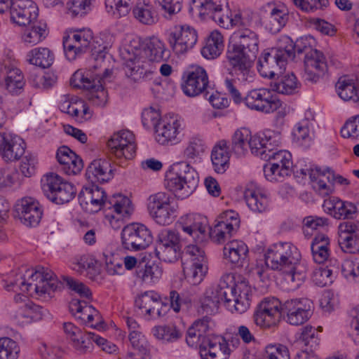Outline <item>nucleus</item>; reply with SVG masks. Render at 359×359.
<instances>
[{"label":"nucleus","instance_id":"nucleus-1","mask_svg":"<svg viewBox=\"0 0 359 359\" xmlns=\"http://www.w3.org/2000/svg\"><path fill=\"white\" fill-rule=\"evenodd\" d=\"M124 61L125 72L135 81L149 78L152 74L151 62H161L170 56L164 43L156 37L142 40L133 36L119 49Z\"/></svg>","mask_w":359,"mask_h":359},{"label":"nucleus","instance_id":"nucleus-2","mask_svg":"<svg viewBox=\"0 0 359 359\" xmlns=\"http://www.w3.org/2000/svg\"><path fill=\"white\" fill-rule=\"evenodd\" d=\"M205 150V145L201 138H190L182 151L184 161L173 163L167 172L165 186L176 197L186 198L197 188L199 176L190 164L201 159Z\"/></svg>","mask_w":359,"mask_h":359},{"label":"nucleus","instance_id":"nucleus-3","mask_svg":"<svg viewBox=\"0 0 359 359\" xmlns=\"http://www.w3.org/2000/svg\"><path fill=\"white\" fill-rule=\"evenodd\" d=\"M259 36L248 28H241L231 36L226 59L236 79L242 82L253 81L252 69L259 53Z\"/></svg>","mask_w":359,"mask_h":359},{"label":"nucleus","instance_id":"nucleus-4","mask_svg":"<svg viewBox=\"0 0 359 359\" xmlns=\"http://www.w3.org/2000/svg\"><path fill=\"white\" fill-rule=\"evenodd\" d=\"M63 48L67 59L69 61L76 60L81 54L90 51L92 55H96V60L105 57L107 46L97 36H93L90 29H82L72 32L63 39Z\"/></svg>","mask_w":359,"mask_h":359},{"label":"nucleus","instance_id":"nucleus-5","mask_svg":"<svg viewBox=\"0 0 359 359\" xmlns=\"http://www.w3.org/2000/svg\"><path fill=\"white\" fill-rule=\"evenodd\" d=\"M31 282L27 283L22 275H18L14 280L9 281L8 287H11L13 291L20 290L22 292L34 290L36 294L41 295L50 294L61 288L62 283L57 280L54 273L43 266H38L34 272L28 270Z\"/></svg>","mask_w":359,"mask_h":359},{"label":"nucleus","instance_id":"nucleus-6","mask_svg":"<svg viewBox=\"0 0 359 359\" xmlns=\"http://www.w3.org/2000/svg\"><path fill=\"white\" fill-rule=\"evenodd\" d=\"M112 76V70L104 69L101 76L97 74L95 78L88 77V74L85 76L82 72L77 71L70 79L71 85L79 88L90 90L88 95L89 101L96 107H102L107 102V93L104 88L107 81H110Z\"/></svg>","mask_w":359,"mask_h":359},{"label":"nucleus","instance_id":"nucleus-7","mask_svg":"<svg viewBox=\"0 0 359 359\" xmlns=\"http://www.w3.org/2000/svg\"><path fill=\"white\" fill-rule=\"evenodd\" d=\"M266 265L273 270L285 271L301 262V254L290 242H279L271 245L265 255Z\"/></svg>","mask_w":359,"mask_h":359},{"label":"nucleus","instance_id":"nucleus-8","mask_svg":"<svg viewBox=\"0 0 359 359\" xmlns=\"http://www.w3.org/2000/svg\"><path fill=\"white\" fill-rule=\"evenodd\" d=\"M183 257L186 261L183 263L186 278L193 285L199 284L208 272L205 252L198 245H189L183 252Z\"/></svg>","mask_w":359,"mask_h":359},{"label":"nucleus","instance_id":"nucleus-9","mask_svg":"<svg viewBox=\"0 0 359 359\" xmlns=\"http://www.w3.org/2000/svg\"><path fill=\"white\" fill-rule=\"evenodd\" d=\"M41 189L44 195L56 204L69 202L75 196L76 189L69 182L55 173L45 175L41 179Z\"/></svg>","mask_w":359,"mask_h":359},{"label":"nucleus","instance_id":"nucleus-10","mask_svg":"<svg viewBox=\"0 0 359 359\" xmlns=\"http://www.w3.org/2000/svg\"><path fill=\"white\" fill-rule=\"evenodd\" d=\"M289 50H285L283 46L273 48L269 52H264L259 58L257 69L264 78L272 79L282 74L285 69Z\"/></svg>","mask_w":359,"mask_h":359},{"label":"nucleus","instance_id":"nucleus-11","mask_svg":"<svg viewBox=\"0 0 359 359\" xmlns=\"http://www.w3.org/2000/svg\"><path fill=\"white\" fill-rule=\"evenodd\" d=\"M153 241L150 229L141 223H131L122 229L121 243L124 249L139 251L146 249Z\"/></svg>","mask_w":359,"mask_h":359},{"label":"nucleus","instance_id":"nucleus-12","mask_svg":"<svg viewBox=\"0 0 359 359\" xmlns=\"http://www.w3.org/2000/svg\"><path fill=\"white\" fill-rule=\"evenodd\" d=\"M181 88L187 96L194 97L203 94L207 97L210 88L206 71L199 66L191 67L182 76Z\"/></svg>","mask_w":359,"mask_h":359},{"label":"nucleus","instance_id":"nucleus-13","mask_svg":"<svg viewBox=\"0 0 359 359\" xmlns=\"http://www.w3.org/2000/svg\"><path fill=\"white\" fill-rule=\"evenodd\" d=\"M244 102L248 108L264 114L276 111L281 104L278 96L265 88L250 90L244 98Z\"/></svg>","mask_w":359,"mask_h":359},{"label":"nucleus","instance_id":"nucleus-14","mask_svg":"<svg viewBox=\"0 0 359 359\" xmlns=\"http://www.w3.org/2000/svg\"><path fill=\"white\" fill-rule=\"evenodd\" d=\"M313 308V302L307 298L292 299L282 304L281 313L286 316V321L290 325H300L311 317Z\"/></svg>","mask_w":359,"mask_h":359},{"label":"nucleus","instance_id":"nucleus-15","mask_svg":"<svg viewBox=\"0 0 359 359\" xmlns=\"http://www.w3.org/2000/svg\"><path fill=\"white\" fill-rule=\"evenodd\" d=\"M282 304L275 297L264 298L257 306L254 313V320L257 325L270 327L276 325L280 318Z\"/></svg>","mask_w":359,"mask_h":359},{"label":"nucleus","instance_id":"nucleus-16","mask_svg":"<svg viewBox=\"0 0 359 359\" xmlns=\"http://www.w3.org/2000/svg\"><path fill=\"white\" fill-rule=\"evenodd\" d=\"M11 20L19 25L27 26L38 18V8L32 0H5Z\"/></svg>","mask_w":359,"mask_h":359},{"label":"nucleus","instance_id":"nucleus-17","mask_svg":"<svg viewBox=\"0 0 359 359\" xmlns=\"http://www.w3.org/2000/svg\"><path fill=\"white\" fill-rule=\"evenodd\" d=\"M107 147L116 158L123 157L125 159H131L136 152L135 136L129 130L115 133L108 140Z\"/></svg>","mask_w":359,"mask_h":359},{"label":"nucleus","instance_id":"nucleus-18","mask_svg":"<svg viewBox=\"0 0 359 359\" xmlns=\"http://www.w3.org/2000/svg\"><path fill=\"white\" fill-rule=\"evenodd\" d=\"M15 217L28 227L36 226L42 217L43 211L39 203L32 197H25L15 205Z\"/></svg>","mask_w":359,"mask_h":359},{"label":"nucleus","instance_id":"nucleus-19","mask_svg":"<svg viewBox=\"0 0 359 359\" xmlns=\"http://www.w3.org/2000/svg\"><path fill=\"white\" fill-rule=\"evenodd\" d=\"M78 198L82 208L89 213L97 212L102 207L108 206L105 191L95 184L84 186Z\"/></svg>","mask_w":359,"mask_h":359},{"label":"nucleus","instance_id":"nucleus-20","mask_svg":"<svg viewBox=\"0 0 359 359\" xmlns=\"http://www.w3.org/2000/svg\"><path fill=\"white\" fill-rule=\"evenodd\" d=\"M197 38L196 31L189 25H184L170 34L168 42L173 51L180 55L191 49L196 44Z\"/></svg>","mask_w":359,"mask_h":359},{"label":"nucleus","instance_id":"nucleus-21","mask_svg":"<svg viewBox=\"0 0 359 359\" xmlns=\"http://www.w3.org/2000/svg\"><path fill=\"white\" fill-rule=\"evenodd\" d=\"M280 143L279 134L271 131L255 134L250 137L249 147L252 154L266 159L268 153L278 147Z\"/></svg>","mask_w":359,"mask_h":359},{"label":"nucleus","instance_id":"nucleus-22","mask_svg":"<svg viewBox=\"0 0 359 359\" xmlns=\"http://www.w3.org/2000/svg\"><path fill=\"white\" fill-rule=\"evenodd\" d=\"M135 305L148 316V320L165 316L168 309V306L162 302L160 296L154 291L145 292L137 297Z\"/></svg>","mask_w":359,"mask_h":359},{"label":"nucleus","instance_id":"nucleus-23","mask_svg":"<svg viewBox=\"0 0 359 359\" xmlns=\"http://www.w3.org/2000/svg\"><path fill=\"white\" fill-rule=\"evenodd\" d=\"M327 70V65L323 53L318 50L306 52L304 57V74L306 81L317 82Z\"/></svg>","mask_w":359,"mask_h":359},{"label":"nucleus","instance_id":"nucleus-24","mask_svg":"<svg viewBox=\"0 0 359 359\" xmlns=\"http://www.w3.org/2000/svg\"><path fill=\"white\" fill-rule=\"evenodd\" d=\"M181 121L175 115L165 116L157 125L155 130L156 140L161 144H175L178 141L181 130Z\"/></svg>","mask_w":359,"mask_h":359},{"label":"nucleus","instance_id":"nucleus-25","mask_svg":"<svg viewBox=\"0 0 359 359\" xmlns=\"http://www.w3.org/2000/svg\"><path fill=\"white\" fill-rule=\"evenodd\" d=\"M25 153V142L5 130L0 131V155L5 161L19 159Z\"/></svg>","mask_w":359,"mask_h":359},{"label":"nucleus","instance_id":"nucleus-26","mask_svg":"<svg viewBox=\"0 0 359 359\" xmlns=\"http://www.w3.org/2000/svg\"><path fill=\"white\" fill-rule=\"evenodd\" d=\"M201 348L202 359H228L230 348L226 339L218 335H210Z\"/></svg>","mask_w":359,"mask_h":359},{"label":"nucleus","instance_id":"nucleus-27","mask_svg":"<svg viewBox=\"0 0 359 359\" xmlns=\"http://www.w3.org/2000/svg\"><path fill=\"white\" fill-rule=\"evenodd\" d=\"M182 230L193 238L197 243H201L207 238V231L210 229L208 219L200 214L191 215L187 222L180 224Z\"/></svg>","mask_w":359,"mask_h":359},{"label":"nucleus","instance_id":"nucleus-28","mask_svg":"<svg viewBox=\"0 0 359 359\" xmlns=\"http://www.w3.org/2000/svg\"><path fill=\"white\" fill-rule=\"evenodd\" d=\"M209 318L204 317L196 320L187 332L186 341L188 346L194 348H202L205 341L210 337Z\"/></svg>","mask_w":359,"mask_h":359},{"label":"nucleus","instance_id":"nucleus-29","mask_svg":"<svg viewBox=\"0 0 359 359\" xmlns=\"http://www.w3.org/2000/svg\"><path fill=\"white\" fill-rule=\"evenodd\" d=\"M300 173L302 175H309L312 181L313 189L320 194L327 195L330 191V185L334 182V175L330 168L324 171L316 169L315 171L311 168H301Z\"/></svg>","mask_w":359,"mask_h":359},{"label":"nucleus","instance_id":"nucleus-30","mask_svg":"<svg viewBox=\"0 0 359 359\" xmlns=\"http://www.w3.org/2000/svg\"><path fill=\"white\" fill-rule=\"evenodd\" d=\"M63 329L67 337L72 341L76 349L82 353L92 349V337L94 332H83L69 322L63 324Z\"/></svg>","mask_w":359,"mask_h":359},{"label":"nucleus","instance_id":"nucleus-31","mask_svg":"<svg viewBox=\"0 0 359 359\" xmlns=\"http://www.w3.org/2000/svg\"><path fill=\"white\" fill-rule=\"evenodd\" d=\"M86 177L92 184L107 182L114 177L111 163L106 159H95L88 166Z\"/></svg>","mask_w":359,"mask_h":359},{"label":"nucleus","instance_id":"nucleus-32","mask_svg":"<svg viewBox=\"0 0 359 359\" xmlns=\"http://www.w3.org/2000/svg\"><path fill=\"white\" fill-rule=\"evenodd\" d=\"M223 252L224 259L235 267H243L247 263L248 248L242 241L233 240L227 242Z\"/></svg>","mask_w":359,"mask_h":359},{"label":"nucleus","instance_id":"nucleus-33","mask_svg":"<svg viewBox=\"0 0 359 359\" xmlns=\"http://www.w3.org/2000/svg\"><path fill=\"white\" fill-rule=\"evenodd\" d=\"M56 158L62 166V170L67 175H76L83 167L82 159L67 146H62L57 149Z\"/></svg>","mask_w":359,"mask_h":359},{"label":"nucleus","instance_id":"nucleus-34","mask_svg":"<svg viewBox=\"0 0 359 359\" xmlns=\"http://www.w3.org/2000/svg\"><path fill=\"white\" fill-rule=\"evenodd\" d=\"M244 198L248 207L254 212L262 213L269 208V196L260 188L254 185H249L245 189Z\"/></svg>","mask_w":359,"mask_h":359},{"label":"nucleus","instance_id":"nucleus-35","mask_svg":"<svg viewBox=\"0 0 359 359\" xmlns=\"http://www.w3.org/2000/svg\"><path fill=\"white\" fill-rule=\"evenodd\" d=\"M323 208L327 213L337 219H352L358 211L354 203L339 199L325 201Z\"/></svg>","mask_w":359,"mask_h":359},{"label":"nucleus","instance_id":"nucleus-36","mask_svg":"<svg viewBox=\"0 0 359 359\" xmlns=\"http://www.w3.org/2000/svg\"><path fill=\"white\" fill-rule=\"evenodd\" d=\"M5 88L12 95H18L23 91L25 81L22 71L14 63H5Z\"/></svg>","mask_w":359,"mask_h":359},{"label":"nucleus","instance_id":"nucleus-37","mask_svg":"<svg viewBox=\"0 0 359 359\" xmlns=\"http://www.w3.org/2000/svg\"><path fill=\"white\" fill-rule=\"evenodd\" d=\"M231 153L230 147L224 140L219 141L215 145L211 153V161L216 172L222 174L226 170Z\"/></svg>","mask_w":359,"mask_h":359},{"label":"nucleus","instance_id":"nucleus-38","mask_svg":"<svg viewBox=\"0 0 359 359\" xmlns=\"http://www.w3.org/2000/svg\"><path fill=\"white\" fill-rule=\"evenodd\" d=\"M234 279L233 273H228L223 275L219 283L216 285L218 294L222 297V302L225 304L227 309L230 306L229 304H233L239 297Z\"/></svg>","mask_w":359,"mask_h":359},{"label":"nucleus","instance_id":"nucleus-39","mask_svg":"<svg viewBox=\"0 0 359 359\" xmlns=\"http://www.w3.org/2000/svg\"><path fill=\"white\" fill-rule=\"evenodd\" d=\"M28 27L24 30L22 39L29 45H36L44 40L48 34L47 25L43 20H32L27 25Z\"/></svg>","mask_w":359,"mask_h":359},{"label":"nucleus","instance_id":"nucleus-40","mask_svg":"<svg viewBox=\"0 0 359 359\" xmlns=\"http://www.w3.org/2000/svg\"><path fill=\"white\" fill-rule=\"evenodd\" d=\"M222 297L218 294L216 285L207 288L203 296L200 299L198 313L201 314L212 315L217 312Z\"/></svg>","mask_w":359,"mask_h":359},{"label":"nucleus","instance_id":"nucleus-41","mask_svg":"<svg viewBox=\"0 0 359 359\" xmlns=\"http://www.w3.org/2000/svg\"><path fill=\"white\" fill-rule=\"evenodd\" d=\"M268 6L270 11L265 22V27L271 34H276L286 25L288 20V14L283 8L270 4Z\"/></svg>","mask_w":359,"mask_h":359},{"label":"nucleus","instance_id":"nucleus-42","mask_svg":"<svg viewBox=\"0 0 359 359\" xmlns=\"http://www.w3.org/2000/svg\"><path fill=\"white\" fill-rule=\"evenodd\" d=\"M134 18L144 25H151L156 20V13L148 0H137L131 8Z\"/></svg>","mask_w":359,"mask_h":359},{"label":"nucleus","instance_id":"nucleus-43","mask_svg":"<svg viewBox=\"0 0 359 359\" xmlns=\"http://www.w3.org/2000/svg\"><path fill=\"white\" fill-rule=\"evenodd\" d=\"M283 41L285 44L283 48L285 50H290L288 55L292 58L294 57L295 53L299 54L305 53L306 55V52L314 50L313 47L316 45V40L311 35L302 36L297 39L295 43L289 37L284 38Z\"/></svg>","mask_w":359,"mask_h":359},{"label":"nucleus","instance_id":"nucleus-44","mask_svg":"<svg viewBox=\"0 0 359 359\" xmlns=\"http://www.w3.org/2000/svg\"><path fill=\"white\" fill-rule=\"evenodd\" d=\"M107 208L113 209L118 219L128 217L133 211L130 198L121 194H116L110 197Z\"/></svg>","mask_w":359,"mask_h":359},{"label":"nucleus","instance_id":"nucleus-45","mask_svg":"<svg viewBox=\"0 0 359 359\" xmlns=\"http://www.w3.org/2000/svg\"><path fill=\"white\" fill-rule=\"evenodd\" d=\"M330 239L325 234L316 236L311 244V250L313 259L316 263L323 264L330 257Z\"/></svg>","mask_w":359,"mask_h":359},{"label":"nucleus","instance_id":"nucleus-46","mask_svg":"<svg viewBox=\"0 0 359 359\" xmlns=\"http://www.w3.org/2000/svg\"><path fill=\"white\" fill-rule=\"evenodd\" d=\"M53 53L48 48H35L28 52L27 60L32 65L41 67L48 68L54 62Z\"/></svg>","mask_w":359,"mask_h":359},{"label":"nucleus","instance_id":"nucleus-47","mask_svg":"<svg viewBox=\"0 0 359 359\" xmlns=\"http://www.w3.org/2000/svg\"><path fill=\"white\" fill-rule=\"evenodd\" d=\"M223 49V36L218 31H214L210 34L205 46L201 49V54L205 58L212 60L219 56Z\"/></svg>","mask_w":359,"mask_h":359},{"label":"nucleus","instance_id":"nucleus-48","mask_svg":"<svg viewBox=\"0 0 359 359\" xmlns=\"http://www.w3.org/2000/svg\"><path fill=\"white\" fill-rule=\"evenodd\" d=\"M336 90L339 96L344 101L359 100L356 83L353 79L347 76L341 77L336 83Z\"/></svg>","mask_w":359,"mask_h":359},{"label":"nucleus","instance_id":"nucleus-49","mask_svg":"<svg viewBox=\"0 0 359 359\" xmlns=\"http://www.w3.org/2000/svg\"><path fill=\"white\" fill-rule=\"evenodd\" d=\"M240 225L239 219L219 221L211 229V233L218 243H223L233 235Z\"/></svg>","mask_w":359,"mask_h":359},{"label":"nucleus","instance_id":"nucleus-50","mask_svg":"<svg viewBox=\"0 0 359 359\" xmlns=\"http://www.w3.org/2000/svg\"><path fill=\"white\" fill-rule=\"evenodd\" d=\"M250 131L245 128L237 130L232 136L231 151L237 157H241L248 152Z\"/></svg>","mask_w":359,"mask_h":359},{"label":"nucleus","instance_id":"nucleus-51","mask_svg":"<svg viewBox=\"0 0 359 359\" xmlns=\"http://www.w3.org/2000/svg\"><path fill=\"white\" fill-rule=\"evenodd\" d=\"M299 83L293 74L278 76L277 81L271 83L273 91L278 93L290 95L299 88Z\"/></svg>","mask_w":359,"mask_h":359},{"label":"nucleus","instance_id":"nucleus-52","mask_svg":"<svg viewBox=\"0 0 359 359\" xmlns=\"http://www.w3.org/2000/svg\"><path fill=\"white\" fill-rule=\"evenodd\" d=\"M137 276L147 283H154L160 279L163 271L159 265L154 262L139 263L136 270Z\"/></svg>","mask_w":359,"mask_h":359},{"label":"nucleus","instance_id":"nucleus-53","mask_svg":"<svg viewBox=\"0 0 359 359\" xmlns=\"http://www.w3.org/2000/svg\"><path fill=\"white\" fill-rule=\"evenodd\" d=\"M264 161H269L270 164L278 165V168H287L292 171V161L291 154L286 150H277V147L268 153Z\"/></svg>","mask_w":359,"mask_h":359},{"label":"nucleus","instance_id":"nucleus-54","mask_svg":"<svg viewBox=\"0 0 359 359\" xmlns=\"http://www.w3.org/2000/svg\"><path fill=\"white\" fill-rule=\"evenodd\" d=\"M296 339L299 344L309 347L311 351L318 346L320 340L316 328L310 325L301 328L296 334Z\"/></svg>","mask_w":359,"mask_h":359},{"label":"nucleus","instance_id":"nucleus-55","mask_svg":"<svg viewBox=\"0 0 359 359\" xmlns=\"http://www.w3.org/2000/svg\"><path fill=\"white\" fill-rule=\"evenodd\" d=\"M293 140L301 147L308 148L313 140V136L309 130V122L303 120L298 123L293 130Z\"/></svg>","mask_w":359,"mask_h":359},{"label":"nucleus","instance_id":"nucleus-56","mask_svg":"<svg viewBox=\"0 0 359 359\" xmlns=\"http://www.w3.org/2000/svg\"><path fill=\"white\" fill-rule=\"evenodd\" d=\"M177 203L172 199L164 208L161 209L152 217L153 219L160 225H169L177 217Z\"/></svg>","mask_w":359,"mask_h":359},{"label":"nucleus","instance_id":"nucleus-57","mask_svg":"<svg viewBox=\"0 0 359 359\" xmlns=\"http://www.w3.org/2000/svg\"><path fill=\"white\" fill-rule=\"evenodd\" d=\"M154 336L166 342H173L182 337V333L173 325L155 326L152 329Z\"/></svg>","mask_w":359,"mask_h":359},{"label":"nucleus","instance_id":"nucleus-58","mask_svg":"<svg viewBox=\"0 0 359 359\" xmlns=\"http://www.w3.org/2000/svg\"><path fill=\"white\" fill-rule=\"evenodd\" d=\"M174 198L165 192H158L151 195L148 198L147 209L149 215L152 217L154 213H157L161 209L164 208Z\"/></svg>","mask_w":359,"mask_h":359},{"label":"nucleus","instance_id":"nucleus-59","mask_svg":"<svg viewBox=\"0 0 359 359\" xmlns=\"http://www.w3.org/2000/svg\"><path fill=\"white\" fill-rule=\"evenodd\" d=\"M307 267L304 263L299 262L294 268H290L288 271H283L286 273L285 279L292 283V287H299L306 280Z\"/></svg>","mask_w":359,"mask_h":359},{"label":"nucleus","instance_id":"nucleus-60","mask_svg":"<svg viewBox=\"0 0 359 359\" xmlns=\"http://www.w3.org/2000/svg\"><path fill=\"white\" fill-rule=\"evenodd\" d=\"M72 265V269L81 274L86 272L88 276L97 273V262L88 255H82L74 258Z\"/></svg>","mask_w":359,"mask_h":359},{"label":"nucleus","instance_id":"nucleus-61","mask_svg":"<svg viewBox=\"0 0 359 359\" xmlns=\"http://www.w3.org/2000/svg\"><path fill=\"white\" fill-rule=\"evenodd\" d=\"M20 348L17 343L9 337H0V359H17Z\"/></svg>","mask_w":359,"mask_h":359},{"label":"nucleus","instance_id":"nucleus-62","mask_svg":"<svg viewBox=\"0 0 359 359\" xmlns=\"http://www.w3.org/2000/svg\"><path fill=\"white\" fill-rule=\"evenodd\" d=\"M278 168V165L268 163L263 167L264 177L266 180L271 182H282L285 177L290 175L292 172L285 168Z\"/></svg>","mask_w":359,"mask_h":359},{"label":"nucleus","instance_id":"nucleus-63","mask_svg":"<svg viewBox=\"0 0 359 359\" xmlns=\"http://www.w3.org/2000/svg\"><path fill=\"white\" fill-rule=\"evenodd\" d=\"M156 257L165 262H175L180 256V246L156 245L155 248Z\"/></svg>","mask_w":359,"mask_h":359},{"label":"nucleus","instance_id":"nucleus-64","mask_svg":"<svg viewBox=\"0 0 359 359\" xmlns=\"http://www.w3.org/2000/svg\"><path fill=\"white\" fill-rule=\"evenodd\" d=\"M266 359H290L288 348L280 344H269L265 348Z\"/></svg>","mask_w":359,"mask_h":359}]
</instances>
